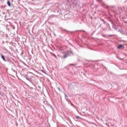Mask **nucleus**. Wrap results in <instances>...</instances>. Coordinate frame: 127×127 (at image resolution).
<instances>
[{
  "mask_svg": "<svg viewBox=\"0 0 127 127\" xmlns=\"http://www.w3.org/2000/svg\"><path fill=\"white\" fill-rule=\"evenodd\" d=\"M123 47V45H120L118 47V48L119 49L122 48Z\"/></svg>",
  "mask_w": 127,
  "mask_h": 127,
  "instance_id": "obj_2",
  "label": "nucleus"
},
{
  "mask_svg": "<svg viewBox=\"0 0 127 127\" xmlns=\"http://www.w3.org/2000/svg\"><path fill=\"white\" fill-rule=\"evenodd\" d=\"M0 56H1V59L3 60V61H6L5 58H4V56H3V55L1 54Z\"/></svg>",
  "mask_w": 127,
  "mask_h": 127,
  "instance_id": "obj_1",
  "label": "nucleus"
},
{
  "mask_svg": "<svg viewBox=\"0 0 127 127\" xmlns=\"http://www.w3.org/2000/svg\"><path fill=\"white\" fill-rule=\"evenodd\" d=\"M64 58H67V55H64Z\"/></svg>",
  "mask_w": 127,
  "mask_h": 127,
  "instance_id": "obj_4",
  "label": "nucleus"
},
{
  "mask_svg": "<svg viewBox=\"0 0 127 127\" xmlns=\"http://www.w3.org/2000/svg\"><path fill=\"white\" fill-rule=\"evenodd\" d=\"M1 94L0 92V94Z\"/></svg>",
  "mask_w": 127,
  "mask_h": 127,
  "instance_id": "obj_7",
  "label": "nucleus"
},
{
  "mask_svg": "<svg viewBox=\"0 0 127 127\" xmlns=\"http://www.w3.org/2000/svg\"><path fill=\"white\" fill-rule=\"evenodd\" d=\"M71 65H73V64H71Z\"/></svg>",
  "mask_w": 127,
  "mask_h": 127,
  "instance_id": "obj_6",
  "label": "nucleus"
},
{
  "mask_svg": "<svg viewBox=\"0 0 127 127\" xmlns=\"http://www.w3.org/2000/svg\"><path fill=\"white\" fill-rule=\"evenodd\" d=\"M76 119H77V120H78V119H80V117L79 116H76L75 117Z\"/></svg>",
  "mask_w": 127,
  "mask_h": 127,
  "instance_id": "obj_5",
  "label": "nucleus"
},
{
  "mask_svg": "<svg viewBox=\"0 0 127 127\" xmlns=\"http://www.w3.org/2000/svg\"><path fill=\"white\" fill-rule=\"evenodd\" d=\"M7 3L9 6H10L11 4H10V2H9V1H7Z\"/></svg>",
  "mask_w": 127,
  "mask_h": 127,
  "instance_id": "obj_3",
  "label": "nucleus"
}]
</instances>
